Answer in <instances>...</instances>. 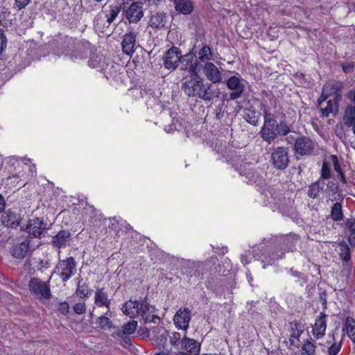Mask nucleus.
Returning a JSON list of instances; mask_svg holds the SVG:
<instances>
[{
    "label": "nucleus",
    "mask_w": 355,
    "mask_h": 355,
    "mask_svg": "<svg viewBox=\"0 0 355 355\" xmlns=\"http://www.w3.org/2000/svg\"><path fill=\"white\" fill-rule=\"evenodd\" d=\"M263 124L259 133L261 138L268 144H271L278 136H286L290 127L284 121L277 122L274 116L267 110L263 112Z\"/></svg>",
    "instance_id": "f257e3e1"
},
{
    "label": "nucleus",
    "mask_w": 355,
    "mask_h": 355,
    "mask_svg": "<svg viewBox=\"0 0 355 355\" xmlns=\"http://www.w3.org/2000/svg\"><path fill=\"white\" fill-rule=\"evenodd\" d=\"M121 311L130 318L141 315L145 324L156 323V320H159V318L155 314V307L150 306L146 300L139 302L130 300L123 304Z\"/></svg>",
    "instance_id": "f03ea898"
},
{
    "label": "nucleus",
    "mask_w": 355,
    "mask_h": 355,
    "mask_svg": "<svg viewBox=\"0 0 355 355\" xmlns=\"http://www.w3.org/2000/svg\"><path fill=\"white\" fill-rule=\"evenodd\" d=\"M55 272L59 275L63 282L69 280L76 272V263L71 257L64 260H60Z\"/></svg>",
    "instance_id": "7ed1b4c3"
},
{
    "label": "nucleus",
    "mask_w": 355,
    "mask_h": 355,
    "mask_svg": "<svg viewBox=\"0 0 355 355\" xmlns=\"http://www.w3.org/2000/svg\"><path fill=\"white\" fill-rule=\"evenodd\" d=\"M31 293L38 297L49 300L51 297L49 281L44 282L38 278H31L28 283Z\"/></svg>",
    "instance_id": "20e7f679"
},
{
    "label": "nucleus",
    "mask_w": 355,
    "mask_h": 355,
    "mask_svg": "<svg viewBox=\"0 0 355 355\" xmlns=\"http://www.w3.org/2000/svg\"><path fill=\"white\" fill-rule=\"evenodd\" d=\"M245 81L239 76H232L226 81L227 87L232 92L230 94L231 100H236L241 97L245 90Z\"/></svg>",
    "instance_id": "39448f33"
},
{
    "label": "nucleus",
    "mask_w": 355,
    "mask_h": 355,
    "mask_svg": "<svg viewBox=\"0 0 355 355\" xmlns=\"http://www.w3.org/2000/svg\"><path fill=\"white\" fill-rule=\"evenodd\" d=\"M272 166L279 170L285 169L289 163L288 149L285 147H277L273 149L271 155Z\"/></svg>",
    "instance_id": "423d86ee"
},
{
    "label": "nucleus",
    "mask_w": 355,
    "mask_h": 355,
    "mask_svg": "<svg viewBox=\"0 0 355 355\" xmlns=\"http://www.w3.org/2000/svg\"><path fill=\"white\" fill-rule=\"evenodd\" d=\"M182 58L181 51L176 46L169 49L163 57V65L165 69L174 71Z\"/></svg>",
    "instance_id": "0eeeda50"
},
{
    "label": "nucleus",
    "mask_w": 355,
    "mask_h": 355,
    "mask_svg": "<svg viewBox=\"0 0 355 355\" xmlns=\"http://www.w3.org/2000/svg\"><path fill=\"white\" fill-rule=\"evenodd\" d=\"M191 311L187 307L180 308L177 311L174 317V324L178 329L187 331L191 321Z\"/></svg>",
    "instance_id": "6e6552de"
},
{
    "label": "nucleus",
    "mask_w": 355,
    "mask_h": 355,
    "mask_svg": "<svg viewBox=\"0 0 355 355\" xmlns=\"http://www.w3.org/2000/svg\"><path fill=\"white\" fill-rule=\"evenodd\" d=\"M220 94V89L217 87L208 83L202 82L198 98L205 102H211L218 98Z\"/></svg>",
    "instance_id": "1a4fd4ad"
},
{
    "label": "nucleus",
    "mask_w": 355,
    "mask_h": 355,
    "mask_svg": "<svg viewBox=\"0 0 355 355\" xmlns=\"http://www.w3.org/2000/svg\"><path fill=\"white\" fill-rule=\"evenodd\" d=\"M315 148L314 141L308 137H298L294 145V150L297 154L301 155H310Z\"/></svg>",
    "instance_id": "9d476101"
},
{
    "label": "nucleus",
    "mask_w": 355,
    "mask_h": 355,
    "mask_svg": "<svg viewBox=\"0 0 355 355\" xmlns=\"http://www.w3.org/2000/svg\"><path fill=\"white\" fill-rule=\"evenodd\" d=\"M47 229V224L42 219L36 218L29 220L25 230L29 236L34 238H40Z\"/></svg>",
    "instance_id": "9b49d317"
},
{
    "label": "nucleus",
    "mask_w": 355,
    "mask_h": 355,
    "mask_svg": "<svg viewBox=\"0 0 355 355\" xmlns=\"http://www.w3.org/2000/svg\"><path fill=\"white\" fill-rule=\"evenodd\" d=\"M10 162L13 165L17 164L18 167V171H16L15 174H12V175H10L7 178V182L10 184H20V186L25 185V182H21V178L24 177V174L23 173V171H21V168L24 171V166L28 167V164L26 162L25 159H17L16 157H12L10 159ZM15 170H17V168H15Z\"/></svg>",
    "instance_id": "f8f14e48"
},
{
    "label": "nucleus",
    "mask_w": 355,
    "mask_h": 355,
    "mask_svg": "<svg viewBox=\"0 0 355 355\" xmlns=\"http://www.w3.org/2000/svg\"><path fill=\"white\" fill-rule=\"evenodd\" d=\"M202 82L196 78H190L182 83V89L189 97L198 98Z\"/></svg>",
    "instance_id": "ddd939ff"
},
{
    "label": "nucleus",
    "mask_w": 355,
    "mask_h": 355,
    "mask_svg": "<svg viewBox=\"0 0 355 355\" xmlns=\"http://www.w3.org/2000/svg\"><path fill=\"white\" fill-rule=\"evenodd\" d=\"M203 73L207 80L211 83L216 84L222 82V75L218 67L212 62H207L204 65Z\"/></svg>",
    "instance_id": "4468645a"
},
{
    "label": "nucleus",
    "mask_w": 355,
    "mask_h": 355,
    "mask_svg": "<svg viewBox=\"0 0 355 355\" xmlns=\"http://www.w3.org/2000/svg\"><path fill=\"white\" fill-rule=\"evenodd\" d=\"M143 16L141 3L134 2L125 10V17L130 23L138 22Z\"/></svg>",
    "instance_id": "2eb2a0df"
},
{
    "label": "nucleus",
    "mask_w": 355,
    "mask_h": 355,
    "mask_svg": "<svg viewBox=\"0 0 355 355\" xmlns=\"http://www.w3.org/2000/svg\"><path fill=\"white\" fill-rule=\"evenodd\" d=\"M181 344L182 347L187 353L180 352L178 355H198L200 345L194 339L187 338L185 334L181 340Z\"/></svg>",
    "instance_id": "dca6fc26"
},
{
    "label": "nucleus",
    "mask_w": 355,
    "mask_h": 355,
    "mask_svg": "<svg viewBox=\"0 0 355 355\" xmlns=\"http://www.w3.org/2000/svg\"><path fill=\"white\" fill-rule=\"evenodd\" d=\"M94 304L97 306H104L107 310L106 312L107 315H112L110 311L111 300L108 298L107 293L104 288H97L95 292Z\"/></svg>",
    "instance_id": "f3484780"
},
{
    "label": "nucleus",
    "mask_w": 355,
    "mask_h": 355,
    "mask_svg": "<svg viewBox=\"0 0 355 355\" xmlns=\"http://www.w3.org/2000/svg\"><path fill=\"white\" fill-rule=\"evenodd\" d=\"M137 34L134 32H129L123 35L121 42L122 50L126 55H132L135 51Z\"/></svg>",
    "instance_id": "a211bd4d"
},
{
    "label": "nucleus",
    "mask_w": 355,
    "mask_h": 355,
    "mask_svg": "<svg viewBox=\"0 0 355 355\" xmlns=\"http://www.w3.org/2000/svg\"><path fill=\"white\" fill-rule=\"evenodd\" d=\"M342 83L340 82L336 83H327L322 88V91L329 97H332L334 101H338L341 97Z\"/></svg>",
    "instance_id": "6ab92c4d"
},
{
    "label": "nucleus",
    "mask_w": 355,
    "mask_h": 355,
    "mask_svg": "<svg viewBox=\"0 0 355 355\" xmlns=\"http://www.w3.org/2000/svg\"><path fill=\"white\" fill-rule=\"evenodd\" d=\"M325 318L326 315L324 313H320V315L315 320L314 326L313 327L312 333L313 336L317 339L322 338L325 334L327 329V322Z\"/></svg>",
    "instance_id": "aec40b11"
},
{
    "label": "nucleus",
    "mask_w": 355,
    "mask_h": 355,
    "mask_svg": "<svg viewBox=\"0 0 355 355\" xmlns=\"http://www.w3.org/2000/svg\"><path fill=\"white\" fill-rule=\"evenodd\" d=\"M20 217L15 212L11 210H8L2 215L1 222L2 224L10 228H17L19 225Z\"/></svg>",
    "instance_id": "412c9836"
},
{
    "label": "nucleus",
    "mask_w": 355,
    "mask_h": 355,
    "mask_svg": "<svg viewBox=\"0 0 355 355\" xmlns=\"http://www.w3.org/2000/svg\"><path fill=\"white\" fill-rule=\"evenodd\" d=\"M173 5L177 12L184 15L191 14L194 8L191 0H173Z\"/></svg>",
    "instance_id": "4be33fe9"
},
{
    "label": "nucleus",
    "mask_w": 355,
    "mask_h": 355,
    "mask_svg": "<svg viewBox=\"0 0 355 355\" xmlns=\"http://www.w3.org/2000/svg\"><path fill=\"white\" fill-rule=\"evenodd\" d=\"M71 233L67 230L60 231L52 239V243L58 248H64L69 244Z\"/></svg>",
    "instance_id": "5701e85b"
},
{
    "label": "nucleus",
    "mask_w": 355,
    "mask_h": 355,
    "mask_svg": "<svg viewBox=\"0 0 355 355\" xmlns=\"http://www.w3.org/2000/svg\"><path fill=\"white\" fill-rule=\"evenodd\" d=\"M31 250L30 241L26 240L12 247V254L17 259L24 258Z\"/></svg>",
    "instance_id": "b1692460"
},
{
    "label": "nucleus",
    "mask_w": 355,
    "mask_h": 355,
    "mask_svg": "<svg viewBox=\"0 0 355 355\" xmlns=\"http://www.w3.org/2000/svg\"><path fill=\"white\" fill-rule=\"evenodd\" d=\"M88 65L91 68L103 69L107 65L106 58L101 54L92 53L89 56Z\"/></svg>",
    "instance_id": "393cba45"
},
{
    "label": "nucleus",
    "mask_w": 355,
    "mask_h": 355,
    "mask_svg": "<svg viewBox=\"0 0 355 355\" xmlns=\"http://www.w3.org/2000/svg\"><path fill=\"white\" fill-rule=\"evenodd\" d=\"M291 334L288 340L289 347L297 346V343L299 341V338L303 330L300 329V324L298 322H295L294 324H291Z\"/></svg>",
    "instance_id": "a878e982"
},
{
    "label": "nucleus",
    "mask_w": 355,
    "mask_h": 355,
    "mask_svg": "<svg viewBox=\"0 0 355 355\" xmlns=\"http://www.w3.org/2000/svg\"><path fill=\"white\" fill-rule=\"evenodd\" d=\"M137 327V322L132 320L126 324H124L121 327V330H118L112 334L113 338L116 336H123V334H133Z\"/></svg>",
    "instance_id": "bb28decb"
},
{
    "label": "nucleus",
    "mask_w": 355,
    "mask_h": 355,
    "mask_svg": "<svg viewBox=\"0 0 355 355\" xmlns=\"http://www.w3.org/2000/svg\"><path fill=\"white\" fill-rule=\"evenodd\" d=\"M343 331H345L350 340L355 343V320L348 316L345 319Z\"/></svg>",
    "instance_id": "cd10ccee"
},
{
    "label": "nucleus",
    "mask_w": 355,
    "mask_h": 355,
    "mask_svg": "<svg viewBox=\"0 0 355 355\" xmlns=\"http://www.w3.org/2000/svg\"><path fill=\"white\" fill-rule=\"evenodd\" d=\"M243 117L250 124L257 125L259 121V114L254 108H245Z\"/></svg>",
    "instance_id": "c85d7f7f"
},
{
    "label": "nucleus",
    "mask_w": 355,
    "mask_h": 355,
    "mask_svg": "<svg viewBox=\"0 0 355 355\" xmlns=\"http://www.w3.org/2000/svg\"><path fill=\"white\" fill-rule=\"evenodd\" d=\"M324 182L321 179L312 183L308 191V196L311 198H317L319 196V193L324 189Z\"/></svg>",
    "instance_id": "c756f323"
},
{
    "label": "nucleus",
    "mask_w": 355,
    "mask_h": 355,
    "mask_svg": "<svg viewBox=\"0 0 355 355\" xmlns=\"http://www.w3.org/2000/svg\"><path fill=\"white\" fill-rule=\"evenodd\" d=\"M149 23L153 28H162L165 26L166 16L163 12H157L151 16Z\"/></svg>",
    "instance_id": "7c9ffc66"
},
{
    "label": "nucleus",
    "mask_w": 355,
    "mask_h": 355,
    "mask_svg": "<svg viewBox=\"0 0 355 355\" xmlns=\"http://www.w3.org/2000/svg\"><path fill=\"white\" fill-rule=\"evenodd\" d=\"M343 119L345 124L348 127H351L355 123V110L354 107L348 106L346 107Z\"/></svg>",
    "instance_id": "2f4dec72"
},
{
    "label": "nucleus",
    "mask_w": 355,
    "mask_h": 355,
    "mask_svg": "<svg viewBox=\"0 0 355 355\" xmlns=\"http://www.w3.org/2000/svg\"><path fill=\"white\" fill-rule=\"evenodd\" d=\"M331 218L334 221H340L343 219L342 205L340 202H335L331 209Z\"/></svg>",
    "instance_id": "473e14b6"
},
{
    "label": "nucleus",
    "mask_w": 355,
    "mask_h": 355,
    "mask_svg": "<svg viewBox=\"0 0 355 355\" xmlns=\"http://www.w3.org/2000/svg\"><path fill=\"white\" fill-rule=\"evenodd\" d=\"M332 337H334V332L332 333ZM333 340H334V338H333ZM320 345L328 348L329 355H336L341 348V342L336 343L335 340L334 342L327 340L324 345Z\"/></svg>",
    "instance_id": "72a5a7b5"
},
{
    "label": "nucleus",
    "mask_w": 355,
    "mask_h": 355,
    "mask_svg": "<svg viewBox=\"0 0 355 355\" xmlns=\"http://www.w3.org/2000/svg\"><path fill=\"white\" fill-rule=\"evenodd\" d=\"M198 60L202 62H207L212 59V53L211 48L208 46H204L198 52Z\"/></svg>",
    "instance_id": "f704fd0d"
},
{
    "label": "nucleus",
    "mask_w": 355,
    "mask_h": 355,
    "mask_svg": "<svg viewBox=\"0 0 355 355\" xmlns=\"http://www.w3.org/2000/svg\"><path fill=\"white\" fill-rule=\"evenodd\" d=\"M338 246L340 248L339 255L340 258L345 261L350 260L351 254L347 243L345 241H342L338 243Z\"/></svg>",
    "instance_id": "c9c22d12"
},
{
    "label": "nucleus",
    "mask_w": 355,
    "mask_h": 355,
    "mask_svg": "<svg viewBox=\"0 0 355 355\" xmlns=\"http://www.w3.org/2000/svg\"><path fill=\"white\" fill-rule=\"evenodd\" d=\"M92 292L93 290L89 288L87 284L85 283L81 284L80 281L78 282L76 293L80 298L87 297Z\"/></svg>",
    "instance_id": "e433bc0d"
},
{
    "label": "nucleus",
    "mask_w": 355,
    "mask_h": 355,
    "mask_svg": "<svg viewBox=\"0 0 355 355\" xmlns=\"http://www.w3.org/2000/svg\"><path fill=\"white\" fill-rule=\"evenodd\" d=\"M110 316L107 315L105 313V315L98 317L96 320L98 327L103 330L111 328L112 327V322L110 318Z\"/></svg>",
    "instance_id": "4c0bfd02"
},
{
    "label": "nucleus",
    "mask_w": 355,
    "mask_h": 355,
    "mask_svg": "<svg viewBox=\"0 0 355 355\" xmlns=\"http://www.w3.org/2000/svg\"><path fill=\"white\" fill-rule=\"evenodd\" d=\"M338 101H334L333 99H329L327 101L325 107H321V115L322 117H327L330 113H332L334 110H336Z\"/></svg>",
    "instance_id": "58836bf2"
},
{
    "label": "nucleus",
    "mask_w": 355,
    "mask_h": 355,
    "mask_svg": "<svg viewBox=\"0 0 355 355\" xmlns=\"http://www.w3.org/2000/svg\"><path fill=\"white\" fill-rule=\"evenodd\" d=\"M331 159L333 161L334 170L338 173V178L343 184H347V180H346L345 175L344 173L343 172L340 165L338 163L337 157L336 155H331Z\"/></svg>",
    "instance_id": "ea45409f"
},
{
    "label": "nucleus",
    "mask_w": 355,
    "mask_h": 355,
    "mask_svg": "<svg viewBox=\"0 0 355 355\" xmlns=\"http://www.w3.org/2000/svg\"><path fill=\"white\" fill-rule=\"evenodd\" d=\"M315 352V345L307 340L302 347L301 355H313Z\"/></svg>",
    "instance_id": "a19ab883"
},
{
    "label": "nucleus",
    "mask_w": 355,
    "mask_h": 355,
    "mask_svg": "<svg viewBox=\"0 0 355 355\" xmlns=\"http://www.w3.org/2000/svg\"><path fill=\"white\" fill-rule=\"evenodd\" d=\"M120 12V7L118 6H111L109 14L106 15L107 21L109 24H111L115 19Z\"/></svg>",
    "instance_id": "79ce46f5"
},
{
    "label": "nucleus",
    "mask_w": 355,
    "mask_h": 355,
    "mask_svg": "<svg viewBox=\"0 0 355 355\" xmlns=\"http://www.w3.org/2000/svg\"><path fill=\"white\" fill-rule=\"evenodd\" d=\"M8 40L4 31L0 29V60L3 59V53L7 47Z\"/></svg>",
    "instance_id": "37998d69"
},
{
    "label": "nucleus",
    "mask_w": 355,
    "mask_h": 355,
    "mask_svg": "<svg viewBox=\"0 0 355 355\" xmlns=\"http://www.w3.org/2000/svg\"><path fill=\"white\" fill-rule=\"evenodd\" d=\"M182 338L179 332H173L169 336V342L172 346L177 347L181 343Z\"/></svg>",
    "instance_id": "c03bdc74"
},
{
    "label": "nucleus",
    "mask_w": 355,
    "mask_h": 355,
    "mask_svg": "<svg viewBox=\"0 0 355 355\" xmlns=\"http://www.w3.org/2000/svg\"><path fill=\"white\" fill-rule=\"evenodd\" d=\"M331 170L326 162H324L321 168V175L319 179H321L322 181L326 179H329L331 177Z\"/></svg>",
    "instance_id": "a18cd8bd"
},
{
    "label": "nucleus",
    "mask_w": 355,
    "mask_h": 355,
    "mask_svg": "<svg viewBox=\"0 0 355 355\" xmlns=\"http://www.w3.org/2000/svg\"><path fill=\"white\" fill-rule=\"evenodd\" d=\"M73 311L78 315L84 314L86 312V305L85 302H78L73 306Z\"/></svg>",
    "instance_id": "49530a36"
},
{
    "label": "nucleus",
    "mask_w": 355,
    "mask_h": 355,
    "mask_svg": "<svg viewBox=\"0 0 355 355\" xmlns=\"http://www.w3.org/2000/svg\"><path fill=\"white\" fill-rule=\"evenodd\" d=\"M116 339L121 340V345L127 348L131 345L130 338L126 336V334H123V336H116Z\"/></svg>",
    "instance_id": "de8ad7c7"
},
{
    "label": "nucleus",
    "mask_w": 355,
    "mask_h": 355,
    "mask_svg": "<svg viewBox=\"0 0 355 355\" xmlns=\"http://www.w3.org/2000/svg\"><path fill=\"white\" fill-rule=\"evenodd\" d=\"M31 0H15V7L21 10L25 8L30 3Z\"/></svg>",
    "instance_id": "09e8293b"
},
{
    "label": "nucleus",
    "mask_w": 355,
    "mask_h": 355,
    "mask_svg": "<svg viewBox=\"0 0 355 355\" xmlns=\"http://www.w3.org/2000/svg\"><path fill=\"white\" fill-rule=\"evenodd\" d=\"M58 310L64 315H67L69 312V306L67 302L59 303Z\"/></svg>",
    "instance_id": "8fccbe9b"
},
{
    "label": "nucleus",
    "mask_w": 355,
    "mask_h": 355,
    "mask_svg": "<svg viewBox=\"0 0 355 355\" xmlns=\"http://www.w3.org/2000/svg\"><path fill=\"white\" fill-rule=\"evenodd\" d=\"M334 132L341 141H343V139H345V134L343 132V125H336L334 128Z\"/></svg>",
    "instance_id": "3c124183"
},
{
    "label": "nucleus",
    "mask_w": 355,
    "mask_h": 355,
    "mask_svg": "<svg viewBox=\"0 0 355 355\" xmlns=\"http://www.w3.org/2000/svg\"><path fill=\"white\" fill-rule=\"evenodd\" d=\"M346 226L352 234H355V218H348L346 221Z\"/></svg>",
    "instance_id": "603ef678"
},
{
    "label": "nucleus",
    "mask_w": 355,
    "mask_h": 355,
    "mask_svg": "<svg viewBox=\"0 0 355 355\" xmlns=\"http://www.w3.org/2000/svg\"><path fill=\"white\" fill-rule=\"evenodd\" d=\"M329 96L325 94L322 91L321 96L318 99V107L321 110V107H323L324 102L329 98Z\"/></svg>",
    "instance_id": "864d4df0"
},
{
    "label": "nucleus",
    "mask_w": 355,
    "mask_h": 355,
    "mask_svg": "<svg viewBox=\"0 0 355 355\" xmlns=\"http://www.w3.org/2000/svg\"><path fill=\"white\" fill-rule=\"evenodd\" d=\"M338 185L333 181H329L327 184V189L329 191H332L334 193H336L338 191Z\"/></svg>",
    "instance_id": "5fc2aeb1"
},
{
    "label": "nucleus",
    "mask_w": 355,
    "mask_h": 355,
    "mask_svg": "<svg viewBox=\"0 0 355 355\" xmlns=\"http://www.w3.org/2000/svg\"><path fill=\"white\" fill-rule=\"evenodd\" d=\"M224 116V110H223V105H218L216 109V118L220 120Z\"/></svg>",
    "instance_id": "6e6d98bb"
},
{
    "label": "nucleus",
    "mask_w": 355,
    "mask_h": 355,
    "mask_svg": "<svg viewBox=\"0 0 355 355\" xmlns=\"http://www.w3.org/2000/svg\"><path fill=\"white\" fill-rule=\"evenodd\" d=\"M189 72L190 73H191L192 75H198V72H199V70L198 69V66L197 64H191L189 67Z\"/></svg>",
    "instance_id": "4d7b16f0"
},
{
    "label": "nucleus",
    "mask_w": 355,
    "mask_h": 355,
    "mask_svg": "<svg viewBox=\"0 0 355 355\" xmlns=\"http://www.w3.org/2000/svg\"><path fill=\"white\" fill-rule=\"evenodd\" d=\"M160 331H161L160 332V334H161L160 342L165 343L166 340L167 331L164 329H161Z\"/></svg>",
    "instance_id": "13d9d810"
},
{
    "label": "nucleus",
    "mask_w": 355,
    "mask_h": 355,
    "mask_svg": "<svg viewBox=\"0 0 355 355\" xmlns=\"http://www.w3.org/2000/svg\"><path fill=\"white\" fill-rule=\"evenodd\" d=\"M6 207V200L3 196L0 194V214L4 210Z\"/></svg>",
    "instance_id": "bf43d9fd"
},
{
    "label": "nucleus",
    "mask_w": 355,
    "mask_h": 355,
    "mask_svg": "<svg viewBox=\"0 0 355 355\" xmlns=\"http://www.w3.org/2000/svg\"><path fill=\"white\" fill-rule=\"evenodd\" d=\"M353 67H354L353 65H352L351 64H343V69L346 73H348V72H350L351 71H352Z\"/></svg>",
    "instance_id": "052dcab7"
},
{
    "label": "nucleus",
    "mask_w": 355,
    "mask_h": 355,
    "mask_svg": "<svg viewBox=\"0 0 355 355\" xmlns=\"http://www.w3.org/2000/svg\"><path fill=\"white\" fill-rule=\"evenodd\" d=\"M297 137H295L293 135H289L288 137H286L285 138L286 141L288 143V144H293V143H295V141L297 140Z\"/></svg>",
    "instance_id": "680f3d73"
},
{
    "label": "nucleus",
    "mask_w": 355,
    "mask_h": 355,
    "mask_svg": "<svg viewBox=\"0 0 355 355\" xmlns=\"http://www.w3.org/2000/svg\"><path fill=\"white\" fill-rule=\"evenodd\" d=\"M347 96L349 98H350L354 103L355 105V92H349L347 94Z\"/></svg>",
    "instance_id": "e2e57ef3"
},
{
    "label": "nucleus",
    "mask_w": 355,
    "mask_h": 355,
    "mask_svg": "<svg viewBox=\"0 0 355 355\" xmlns=\"http://www.w3.org/2000/svg\"><path fill=\"white\" fill-rule=\"evenodd\" d=\"M84 58L83 55L79 54V55H71V59L73 61H76L77 59H83Z\"/></svg>",
    "instance_id": "0e129e2a"
},
{
    "label": "nucleus",
    "mask_w": 355,
    "mask_h": 355,
    "mask_svg": "<svg viewBox=\"0 0 355 355\" xmlns=\"http://www.w3.org/2000/svg\"><path fill=\"white\" fill-rule=\"evenodd\" d=\"M241 262L243 263V264H248L249 263V261H248L247 259V257L245 255H241Z\"/></svg>",
    "instance_id": "69168bd1"
},
{
    "label": "nucleus",
    "mask_w": 355,
    "mask_h": 355,
    "mask_svg": "<svg viewBox=\"0 0 355 355\" xmlns=\"http://www.w3.org/2000/svg\"><path fill=\"white\" fill-rule=\"evenodd\" d=\"M153 355H169V353L165 352H160L158 353H155Z\"/></svg>",
    "instance_id": "338daca9"
},
{
    "label": "nucleus",
    "mask_w": 355,
    "mask_h": 355,
    "mask_svg": "<svg viewBox=\"0 0 355 355\" xmlns=\"http://www.w3.org/2000/svg\"><path fill=\"white\" fill-rule=\"evenodd\" d=\"M112 228L115 231L117 230V226L114 223H112Z\"/></svg>",
    "instance_id": "774afa93"
}]
</instances>
